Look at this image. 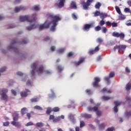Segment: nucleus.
<instances>
[{"label":"nucleus","instance_id":"393cba45","mask_svg":"<svg viewBox=\"0 0 131 131\" xmlns=\"http://www.w3.org/2000/svg\"><path fill=\"white\" fill-rule=\"evenodd\" d=\"M69 118L71 121H72V122H74V121H75V120L74 119V117L73 116V115H72L71 114H70L69 115Z\"/></svg>","mask_w":131,"mask_h":131},{"label":"nucleus","instance_id":"f704fd0d","mask_svg":"<svg viewBox=\"0 0 131 131\" xmlns=\"http://www.w3.org/2000/svg\"><path fill=\"white\" fill-rule=\"evenodd\" d=\"M119 35V33L117 32H114L113 33V36H114L115 37H118Z\"/></svg>","mask_w":131,"mask_h":131},{"label":"nucleus","instance_id":"cd10ccee","mask_svg":"<svg viewBox=\"0 0 131 131\" xmlns=\"http://www.w3.org/2000/svg\"><path fill=\"white\" fill-rule=\"evenodd\" d=\"M33 9L35 11H39L40 10V7L39 5H36L33 7Z\"/></svg>","mask_w":131,"mask_h":131},{"label":"nucleus","instance_id":"423d86ee","mask_svg":"<svg viewBox=\"0 0 131 131\" xmlns=\"http://www.w3.org/2000/svg\"><path fill=\"white\" fill-rule=\"evenodd\" d=\"M95 0H87L86 3L82 2L81 5L83 6L84 10H88L89 9V6L91 5V4L94 2Z\"/></svg>","mask_w":131,"mask_h":131},{"label":"nucleus","instance_id":"ddd939ff","mask_svg":"<svg viewBox=\"0 0 131 131\" xmlns=\"http://www.w3.org/2000/svg\"><path fill=\"white\" fill-rule=\"evenodd\" d=\"M116 49H118L119 51H124L125 49H126V46L125 45H120L119 46H117Z\"/></svg>","mask_w":131,"mask_h":131},{"label":"nucleus","instance_id":"412c9836","mask_svg":"<svg viewBox=\"0 0 131 131\" xmlns=\"http://www.w3.org/2000/svg\"><path fill=\"white\" fill-rule=\"evenodd\" d=\"M8 50L10 51V50H13V51L15 52V53H18V49L16 48H13L12 46H9L8 47Z\"/></svg>","mask_w":131,"mask_h":131},{"label":"nucleus","instance_id":"f3484780","mask_svg":"<svg viewBox=\"0 0 131 131\" xmlns=\"http://www.w3.org/2000/svg\"><path fill=\"white\" fill-rule=\"evenodd\" d=\"M59 3L58 4V7L59 8H62V7H64V3H65V0H59Z\"/></svg>","mask_w":131,"mask_h":131},{"label":"nucleus","instance_id":"4468645a","mask_svg":"<svg viewBox=\"0 0 131 131\" xmlns=\"http://www.w3.org/2000/svg\"><path fill=\"white\" fill-rule=\"evenodd\" d=\"M12 116L13 117V121H17L18 120V116H19V114L17 112H14L12 114Z\"/></svg>","mask_w":131,"mask_h":131},{"label":"nucleus","instance_id":"79ce46f5","mask_svg":"<svg viewBox=\"0 0 131 131\" xmlns=\"http://www.w3.org/2000/svg\"><path fill=\"white\" fill-rule=\"evenodd\" d=\"M95 8L96 9H99L100 7H101V3H97L96 5H95Z\"/></svg>","mask_w":131,"mask_h":131},{"label":"nucleus","instance_id":"f8f14e48","mask_svg":"<svg viewBox=\"0 0 131 131\" xmlns=\"http://www.w3.org/2000/svg\"><path fill=\"white\" fill-rule=\"evenodd\" d=\"M100 50V48H99V46H97L95 48L94 50H90L89 51V54L90 55H93V54H95V53H97Z\"/></svg>","mask_w":131,"mask_h":131},{"label":"nucleus","instance_id":"6e6d98bb","mask_svg":"<svg viewBox=\"0 0 131 131\" xmlns=\"http://www.w3.org/2000/svg\"><path fill=\"white\" fill-rule=\"evenodd\" d=\"M125 115L127 117L131 116V112H128L125 113Z\"/></svg>","mask_w":131,"mask_h":131},{"label":"nucleus","instance_id":"9b49d317","mask_svg":"<svg viewBox=\"0 0 131 131\" xmlns=\"http://www.w3.org/2000/svg\"><path fill=\"white\" fill-rule=\"evenodd\" d=\"M93 26L92 24H86L84 26V28H83V30L84 31H89L90 30V28H91Z\"/></svg>","mask_w":131,"mask_h":131},{"label":"nucleus","instance_id":"0e129e2a","mask_svg":"<svg viewBox=\"0 0 131 131\" xmlns=\"http://www.w3.org/2000/svg\"><path fill=\"white\" fill-rule=\"evenodd\" d=\"M57 70L58 71H61V70H63V68H61V66H58L57 67Z\"/></svg>","mask_w":131,"mask_h":131},{"label":"nucleus","instance_id":"a211bd4d","mask_svg":"<svg viewBox=\"0 0 131 131\" xmlns=\"http://www.w3.org/2000/svg\"><path fill=\"white\" fill-rule=\"evenodd\" d=\"M60 118H61V119H64V116L63 115H61V116H59L57 117L55 119H54L53 122H57V121H60Z\"/></svg>","mask_w":131,"mask_h":131},{"label":"nucleus","instance_id":"b1692460","mask_svg":"<svg viewBox=\"0 0 131 131\" xmlns=\"http://www.w3.org/2000/svg\"><path fill=\"white\" fill-rule=\"evenodd\" d=\"M102 93H107L108 94H110V93H111V90H107V89L106 88H104L101 91Z\"/></svg>","mask_w":131,"mask_h":131},{"label":"nucleus","instance_id":"473e14b6","mask_svg":"<svg viewBox=\"0 0 131 131\" xmlns=\"http://www.w3.org/2000/svg\"><path fill=\"white\" fill-rule=\"evenodd\" d=\"M83 61H84V58H81L80 60L76 63V65L78 66L80 64H81Z\"/></svg>","mask_w":131,"mask_h":131},{"label":"nucleus","instance_id":"c9c22d12","mask_svg":"<svg viewBox=\"0 0 131 131\" xmlns=\"http://www.w3.org/2000/svg\"><path fill=\"white\" fill-rule=\"evenodd\" d=\"M99 127L100 129H104L105 127V124L104 123L100 124L99 126Z\"/></svg>","mask_w":131,"mask_h":131},{"label":"nucleus","instance_id":"a18cd8bd","mask_svg":"<svg viewBox=\"0 0 131 131\" xmlns=\"http://www.w3.org/2000/svg\"><path fill=\"white\" fill-rule=\"evenodd\" d=\"M125 13H130V9L128 8H126L124 9Z\"/></svg>","mask_w":131,"mask_h":131},{"label":"nucleus","instance_id":"49530a36","mask_svg":"<svg viewBox=\"0 0 131 131\" xmlns=\"http://www.w3.org/2000/svg\"><path fill=\"white\" fill-rule=\"evenodd\" d=\"M20 9V11H25V10H26V7L24 6H20L19 7Z\"/></svg>","mask_w":131,"mask_h":131},{"label":"nucleus","instance_id":"39448f33","mask_svg":"<svg viewBox=\"0 0 131 131\" xmlns=\"http://www.w3.org/2000/svg\"><path fill=\"white\" fill-rule=\"evenodd\" d=\"M88 111H94V112H96L97 116H101L102 115V112L99 110L98 106H95L93 108L89 106L88 107Z\"/></svg>","mask_w":131,"mask_h":131},{"label":"nucleus","instance_id":"e2e57ef3","mask_svg":"<svg viewBox=\"0 0 131 131\" xmlns=\"http://www.w3.org/2000/svg\"><path fill=\"white\" fill-rule=\"evenodd\" d=\"M11 93L13 95H14V96H16V95H17V93L14 90H11Z\"/></svg>","mask_w":131,"mask_h":131},{"label":"nucleus","instance_id":"f03ea898","mask_svg":"<svg viewBox=\"0 0 131 131\" xmlns=\"http://www.w3.org/2000/svg\"><path fill=\"white\" fill-rule=\"evenodd\" d=\"M37 65V62H34L32 64V69L31 74V76H34L35 74V72L36 74H38V75H39L40 74H41L42 72H43V66H40L37 70H36V66Z\"/></svg>","mask_w":131,"mask_h":131},{"label":"nucleus","instance_id":"bf43d9fd","mask_svg":"<svg viewBox=\"0 0 131 131\" xmlns=\"http://www.w3.org/2000/svg\"><path fill=\"white\" fill-rule=\"evenodd\" d=\"M125 99H126V101H127V102H131V97H126Z\"/></svg>","mask_w":131,"mask_h":131},{"label":"nucleus","instance_id":"6e6552de","mask_svg":"<svg viewBox=\"0 0 131 131\" xmlns=\"http://www.w3.org/2000/svg\"><path fill=\"white\" fill-rule=\"evenodd\" d=\"M19 21H20V22H24V21L30 22V19H29V15H21L19 16Z\"/></svg>","mask_w":131,"mask_h":131},{"label":"nucleus","instance_id":"a878e982","mask_svg":"<svg viewBox=\"0 0 131 131\" xmlns=\"http://www.w3.org/2000/svg\"><path fill=\"white\" fill-rule=\"evenodd\" d=\"M26 112H27V108L26 107H24L21 110V115L26 114Z\"/></svg>","mask_w":131,"mask_h":131},{"label":"nucleus","instance_id":"2f4dec72","mask_svg":"<svg viewBox=\"0 0 131 131\" xmlns=\"http://www.w3.org/2000/svg\"><path fill=\"white\" fill-rule=\"evenodd\" d=\"M125 36V35H124V33H119L118 37H120V38L123 39L124 38Z\"/></svg>","mask_w":131,"mask_h":131},{"label":"nucleus","instance_id":"09e8293b","mask_svg":"<svg viewBox=\"0 0 131 131\" xmlns=\"http://www.w3.org/2000/svg\"><path fill=\"white\" fill-rule=\"evenodd\" d=\"M125 24L127 26H131V20H127Z\"/></svg>","mask_w":131,"mask_h":131},{"label":"nucleus","instance_id":"bb28decb","mask_svg":"<svg viewBox=\"0 0 131 131\" xmlns=\"http://www.w3.org/2000/svg\"><path fill=\"white\" fill-rule=\"evenodd\" d=\"M115 9L117 13H118L119 15H120L121 14V10H120V8H119V7H118V6H116Z\"/></svg>","mask_w":131,"mask_h":131},{"label":"nucleus","instance_id":"c756f323","mask_svg":"<svg viewBox=\"0 0 131 131\" xmlns=\"http://www.w3.org/2000/svg\"><path fill=\"white\" fill-rule=\"evenodd\" d=\"M130 89H131V83H128L126 85V91H129V90H130Z\"/></svg>","mask_w":131,"mask_h":131},{"label":"nucleus","instance_id":"7c9ffc66","mask_svg":"<svg viewBox=\"0 0 131 131\" xmlns=\"http://www.w3.org/2000/svg\"><path fill=\"white\" fill-rule=\"evenodd\" d=\"M28 94H27V92H22L20 93V96L21 97H27V95Z\"/></svg>","mask_w":131,"mask_h":131},{"label":"nucleus","instance_id":"a19ab883","mask_svg":"<svg viewBox=\"0 0 131 131\" xmlns=\"http://www.w3.org/2000/svg\"><path fill=\"white\" fill-rule=\"evenodd\" d=\"M20 11H21L20 7H15L14 9V12H15V13H18L20 12Z\"/></svg>","mask_w":131,"mask_h":131},{"label":"nucleus","instance_id":"1a4fd4ad","mask_svg":"<svg viewBox=\"0 0 131 131\" xmlns=\"http://www.w3.org/2000/svg\"><path fill=\"white\" fill-rule=\"evenodd\" d=\"M114 104L115 106L114 107V112L116 113V112H118V109L117 108V107H118V106H120V105H121L122 104V102L119 101H116L114 102Z\"/></svg>","mask_w":131,"mask_h":131},{"label":"nucleus","instance_id":"6ab92c4d","mask_svg":"<svg viewBox=\"0 0 131 131\" xmlns=\"http://www.w3.org/2000/svg\"><path fill=\"white\" fill-rule=\"evenodd\" d=\"M70 7L71 9H74V10L76 9H77L76 3H75V2H72Z\"/></svg>","mask_w":131,"mask_h":131},{"label":"nucleus","instance_id":"e433bc0d","mask_svg":"<svg viewBox=\"0 0 131 131\" xmlns=\"http://www.w3.org/2000/svg\"><path fill=\"white\" fill-rule=\"evenodd\" d=\"M94 17H97V16H100L101 15V12L100 11H96L94 13Z\"/></svg>","mask_w":131,"mask_h":131},{"label":"nucleus","instance_id":"f257e3e1","mask_svg":"<svg viewBox=\"0 0 131 131\" xmlns=\"http://www.w3.org/2000/svg\"><path fill=\"white\" fill-rule=\"evenodd\" d=\"M46 17L48 19L44 24L40 25L39 27L40 30L45 29V28H48L51 27V31H55L56 30V26L58 25V22L61 20V16L59 15H54L53 13H48Z\"/></svg>","mask_w":131,"mask_h":131},{"label":"nucleus","instance_id":"603ef678","mask_svg":"<svg viewBox=\"0 0 131 131\" xmlns=\"http://www.w3.org/2000/svg\"><path fill=\"white\" fill-rule=\"evenodd\" d=\"M95 29L96 30V31H99V30H101V27L100 26H97V27H96L95 28Z\"/></svg>","mask_w":131,"mask_h":131},{"label":"nucleus","instance_id":"13d9d810","mask_svg":"<svg viewBox=\"0 0 131 131\" xmlns=\"http://www.w3.org/2000/svg\"><path fill=\"white\" fill-rule=\"evenodd\" d=\"M84 126V122L83 121H80V127H83Z\"/></svg>","mask_w":131,"mask_h":131},{"label":"nucleus","instance_id":"5701e85b","mask_svg":"<svg viewBox=\"0 0 131 131\" xmlns=\"http://www.w3.org/2000/svg\"><path fill=\"white\" fill-rule=\"evenodd\" d=\"M102 99L103 101H108V100H111V99H113V98L112 97H109L108 96H103L102 97Z\"/></svg>","mask_w":131,"mask_h":131},{"label":"nucleus","instance_id":"c85d7f7f","mask_svg":"<svg viewBox=\"0 0 131 131\" xmlns=\"http://www.w3.org/2000/svg\"><path fill=\"white\" fill-rule=\"evenodd\" d=\"M119 20H124V19H125V16L121 13L120 14H119Z\"/></svg>","mask_w":131,"mask_h":131},{"label":"nucleus","instance_id":"864d4df0","mask_svg":"<svg viewBox=\"0 0 131 131\" xmlns=\"http://www.w3.org/2000/svg\"><path fill=\"white\" fill-rule=\"evenodd\" d=\"M7 68L6 67L2 68L0 69V72H5V71L6 70Z\"/></svg>","mask_w":131,"mask_h":131},{"label":"nucleus","instance_id":"20e7f679","mask_svg":"<svg viewBox=\"0 0 131 131\" xmlns=\"http://www.w3.org/2000/svg\"><path fill=\"white\" fill-rule=\"evenodd\" d=\"M7 93H8L7 89H0V95H1L3 100H4L5 101H7V100H8V95H7Z\"/></svg>","mask_w":131,"mask_h":131},{"label":"nucleus","instance_id":"2eb2a0df","mask_svg":"<svg viewBox=\"0 0 131 131\" xmlns=\"http://www.w3.org/2000/svg\"><path fill=\"white\" fill-rule=\"evenodd\" d=\"M12 116L13 117V121H17L18 120V116H19V114L17 112H14L12 114Z\"/></svg>","mask_w":131,"mask_h":131},{"label":"nucleus","instance_id":"dca6fc26","mask_svg":"<svg viewBox=\"0 0 131 131\" xmlns=\"http://www.w3.org/2000/svg\"><path fill=\"white\" fill-rule=\"evenodd\" d=\"M11 124L12 125H14V126H16V127H20L21 126V124L19 122H16L15 121H13L11 122Z\"/></svg>","mask_w":131,"mask_h":131},{"label":"nucleus","instance_id":"aec40b11","mask_svg":"<svg viewBox=\"0 0 131 131\" xmlns=\"http://www.w3.org/2000/svg\"><path fill=\"white\" fill-rule=\"evenodd\" d=\"M100 17L101 19H102V20H104V19H105V18H106V17H107V13H105L104 12H101L100 13Z\"/></svg>","mask_w":131,"mask_h":131},{"label":"nucleus","instance_id":"72a5a7b5","mask_svg":"<svg viewBox=\"0 0 131 131\" xmlns=\"http://www.w3.org/2000/svg\"><path fill=\"white\" fill-rule=\"evenodd\" d=\"M65 51V49L64 48H61L57 51V52L58 54H62V53H64Z\"/></svg>","mask_w":131,"mask_h":131},{"label":"nucleus","instance_id":"37998d69","mask_svg":"<svg viewBox=\"0 0 131 131\" xmlns=\"http://www.w3.org/2000/svg\"><path fill=\"white\" fill-rule=\"evenodd\" d=\"M72 17L74 20H77V16L76 15L75 13L72 14Z\"/></svg>","mask_w":131,"mask_h":131},{"label":"nucleus","instance_id":"ea45409f","mask_svg":"<svg viewBox=\"0 0 131 131\" xmlns=\"http://www.w3.org/2000/svg\"><path fill=\"white\" fill-rule=\"evenodd\" d=\"M107 30H108L107 29V28L105 27H103L102 28V31L103 33H106L107 32Z\"/></svg>","mask_w":131,"mask_h":131},{"label":"nucleus","instance_id":"5fc2aeb1","mask_svg":"<svg viewBox=\"0 0 131 131\" xmlns=\"http://www.w3.org/2000/svg\"><path fill=\"white\" fill-rule=\"evenodd\" d=\"M9 124H10V122H6L3 123L4 126H9Z\"/></svg>","mask_w":131,"mask_h":131},{"label":"nucleus","instance_id":"8fccbe9b","mask_svg":"<svg viewBox=\"0 0 131 131\" xmlns=\"http://www.w3.org/2000/svg\"><path fill=\"white\" fill-rule=\"evenodd\" d=\"M34 109H37V110H42V108L38 105L35 106Z\"/></svg>","mask_w":131,"mask_h":131},{"label":"nucleus","instance_id":"0eeeda50","mask_svg":"<svg viewBox=\"0 0 131 131\" xmlns=\"http://www.w3.org/2000/svg\"><path fill=\"white\" fill-rule=\"evenodd\" d=\"M101 81V78L96 77L94 78V82L93 83V85L94 88H98L100 86L99 83Z\"/></svg>","mask_w":131,"mask_h":131},{"label":"nucleus","instance_id":"58836bf2","mask_svg":"<svg viewBox=\"0 0 131 131\" xmlns=\"http://www.w3.org/2000/svg\"><path fill=\"white\" fill-rule=\"evenodd\" d=\"M52 111H53V109L51 108L50 107L47 108V111L46 112V113L47 114H50Z\"/></svg>","mask_w":131,"mask_h":131},{"label":"nucleus","instance_id":"c03bdc74","mask_svg":"<svg viewBox=\"0 0 131 131\" xmlns=\"http://www.w3.org/2000/svg\"><path fill=\"white\" fill-rule=\"evenodd\" d=\"M60 109L58 107H55L52 109V111H54V112H58Z\"/></svg>","mask_w":131,"mask_h":131},{"label":"nucleus","instance_id":"680f3d73","mask_svg":"<svg viewBox=\"0 0 131 131\" xmlns=\"http://www.w3.org/2000/svg\"><path fill=\"white\" fill-rule=\"evenodd\" d=\"M125 71L127 73H129V72H130V70L128 67H126Z\"/></svg>","mask_w":131,"mask_h":131},{"label":"nucleus","instance_id":"69168bd1","mask_svg":"<svg viewBox=\"0 0 131 131\" xmlns=\"http://www.w3.org/2000/svg\"><path fill=\"white\" fill-rule=\"evenodd\" d=\"M112 25L113 26V27H117V24L116 23H112Z\"/></svg>","mask_w":131,"mask_h":131},{"label":"nucleus","instance_id":"7ed1b4c3","mask_svg":"<svg viewBox=\"0 0 131 131\" xmlns=\"http://www.w3.org/2000/svg\"><path fill=\"white\" fill-rule=\"evenodd\" d=\"M36 16H37L36 13H34L32 14V18H33L34 19L32 20H30L31 26L27 27V30L30 31V30H32V29H35V28H36V27L38 26V25H37V23L35 22V20H36V18H36Z\"/></svg>","mask_w":131,"mask_h":131},{"label":"nucleus","instance_id":"052dcab7","mask_svg":"<svg viewBox=\"0 0 131 131\" xmlns=\"http://www.w3.org/2000/svg\"><path fill=\"white\" fill-rule=\"evenodd\" d=\"M114 127H109L108 128H107V131H113L114 130Z\"/></svg>","mask_w":131,"mask_h":131},{"label":"nucleus","instance_id":"4d7b16f0","mask_svg":"<svg viewBox=\"0 0 131 131\" xmlns=\"http://www.w3.org/2000/svg\"><path fill=\"white\" fill-rule=\"evenodd\" d=\"M39 99L36 98H32L31 101V102H37L38 101Z\"/></svg>","mask_w":131,"mask_h":131},{"label":"nucleus","instance_id":"4c0bfd02","mask_svg":"<svg viewBox=\"0 0 131 131\" xmlns=\"http://www.w3.org/2000/svg\"><path fill=\"white\" fill-rule=\"evenodd\" d=\"M36 126H37V127H42V126H43V124L41 122L37 123Z\"/></svg>","mask_w":131,"mask_h":131},{"label":"nucleus","instance_id":"3c124183","mask_svg":"<svg viewBox=\"0 0 131 131\" xmlns=\"http://www.w3.org/2000/svg\"><path fill=\"white\" fill-rule=\"evenodd\" d=\"M97 42H99V43H101V42H103V39L101 38H98L97 39Z\"/></svg>","mask_w":131,"mask_h":131},{"label":"nucleus","instance_id":"4be33fe9","mask_svg":"<svg viewBox=\"0 0 131 131\" xmlns=\"http://www.w3.org/2000/svg\"><path fill=\"white\" fill-rule=\"evenodd\" d=\"M81 116L84 117L85 118H92V115L86 114H82Z\"/></svg>","mask_w":131,"mask_h":131},{"label":"nucleus","instance_id":"774afa93","mask_svg":"<svg viewBox=\"0 0 131 131\" xmlns=\"http://www.w3.org/2000/svg\"><path fill=\"white\" fill-rule=\"evenodd\" d=\"M127 5L129 6V7H131V1L129 0L127 2Z\"/></svg>","mask_w":131,"mask_h":131},{"label":"nucleus","instance_id":"9d476101","mask_svg":"<svg viewBox=\"0 0 131 131\" xmlns=\"http://www.w3.org/2000/svg\"><path fill=\"white\" fill-rule=\"evenodd\" d=\"M114 75H115V74L114 73V72H112L110 73L109 77H105L104 78L105 80L107 81V84H109V83H110V82L109 81L110 77V78L114 77Z\"/></svg>","mask_w":131,"mask_h":131},{"label":"nucleus","instance_id":"de8ad7c7","mask_svg":"<svg viewBox=\"0 0 131 131\" xmlns=\"http://www.w3.org/2000/svg\"><path fill=\"white\" fill-rule=\"evenodd\" d=\"M100 26H103L105 24V21H104V19L101 20L99 23Z\"/></svg>","mask_w":131,"mask_h":131},{"label":"nucleus","instance_id":"338daca9","mask_svg":"<svg viewBox=\"0 0 131 131\" xmlns=\"http://www.w3.org/2000/svg\"><path fill=\"white\" fill-rule=\"evenodd\" d=\"M51 73H52V71H45L46 74H51Z\"/></svg>","mask_w":131,"mask_h":131}]
</instances>
